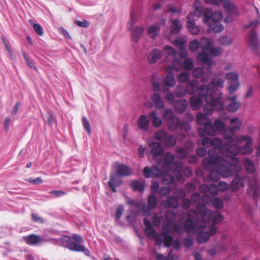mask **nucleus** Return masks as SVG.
<instances>
[{
    "label": "nucleus",
    "instance_id": "9d476101",
    "mask_svg": "<svg viewBox=\"0 0 260 260\" xmlns=\"http://www.w3.org/2000/svg\"><path fill=\"white\" fill-rule=\"evenodd\" d=\"M212 45L213 41L211 39L206 37L201 38L200 46L202 52L198 55V59L209 67H211L212 60L210 57L208 51Z\"/></svg>",
    "mask_w": 260,
    "mask_h": 260
},
{
    "label": "nucleus",
    "instance_id": "3c124183",
    "mask_svg": "<svg viewBox=\"0 0 260 260\" xmlns=\"http://www.w3.org/2000/svg\"><path fill=\"white\" fill-rule=\"evenodd\" d=\"M241 106L239 102H231L228 105L226 109L230 112H235L240 109Z\"/></svg>",
    "mask_w": 260,
    "mask_h": 260
},
{
    "label": "nucleus",
    "instance_id": "0e129e2a",
    "mask_svg": "<svg viewBox=\"0 0 260 260\" xmlns=\"http://www.w3.org/2000/svg\"><path fill=\"white\" fill-rule=\"evenodd\" d=\"M164 51L168 55L171 56H175L176 55V51L172 47L169 46H166L164 48Z\"/></svg>",
    "mask_w": 260,
    "mask_h": 260
},
{
    "label": "nucleus",
    "instance_id": "72a5a7b5",
    "mask_svg": "<svg viewBox=\"0 0 260 260\" xmlns=\"http://www.w3.org/2000/svg\"><path fill=\"white\" fill-rule=\"evenodd\" d=\"M199 88L198 81L197 80L193 79L188 82L186 90L187 93L192 94L196 93Z\"/></svg>",
    "mask_w": 260,
    "mask_h": 260
},
{
    "label": "nucleus",
    "instance_id": "4be33fe9",
    "mask_svg": "<svg viewBox=\"0 0 260 260\" xmlns=\"http://www.w3.org/2000/svg\"><path fill=\"white\" fill-rule=\"evenodd\" d=\"M22 239L26 243V244L29 245H36L37 244H41L44 242H47V240H44L39 236L35 234L23 236L22 237Z\"/></svg>",
    "mask_w": 260,
    "mask_h": 260
},
{
    "label": "nucleus",
    "instance_id": "37998d69",
    "mask_svg": "<svg viewBox=\"0 0 260 260\" xmlns=\"http://www.w3.org/2000/svg\"><path fill=\"white\" fill-rule=\"evenodd\" d=\"M131 187L135 191L143 192L145 189L144 182L139 180H135L131 183Z\"/></svg>",
    "mask_w": 260,
    "mask_h": 260
},
{
    "label": "nucleus",
    "instance_id": "c03bdc74",
    "mask_svg": "<svg viewBox=\"0 0 260 260\" xmlns=\"http://www.w3.org/2000/svg\"><path fill=\"white\" fill-rule=\"evenodd\" d=\"M162 241L167 247H170L173 243V237L167 232H162L161 233Z\"/></svg>",
    "mask_w": 260,
    "mask_h": 260
},
{
    "label": "nucleus",
    "instance_id": "6e6d98bb",
    "mask_svg": "<svg viewBox=\"0 0 260 260\" xmlns=\"http://www.w3.org/2000/svg\"><path fill=\"white\" fill-rule=\"evenodd\" d=\"M193 67V62L190 58H186L183 62V68L187 71H191Z\"/></svg>",
    "mask_w": 260,
    "mask_h": 260
},
{
    "label": "nucleus",
    "instance_id": "4d7b16f0",
    "mask_svg": "<svg viewBox=\"0 0 260 260\" xmlns=\"http://www.w3.org/2000/svg\"><path fill=\"white\" fill-rule=\"evenodd\" d=\"M211 204L213 206L217 209H221L223 206V201L218 198H213L211 202Z\"/></svg>",
    "mask_w": 260,
    "mask_h": 260
},
{
    "label": "nucleus",
    "instance_id": "2f4dec72",
    "mask_svg": "<svg viewBox=\"0 0 260 260\" xmlns=\"http://www.w3.org/2000/svg\"><path fill=\"white\" fill-rule=\"evenodd\" d=\"M162 56V53L157 49H153L148 55L147 59L149 63H155Z\"/></svg>",
    "mask_w": 260,
    "mask_h": 260
},
{
    "label": "nucleus",
    "instance_id": "6ab92c4d",
    "mask_svg": "<svg viewBox=\"0 0 260 260\" xmlns=\"http://www.w3.org/2000/svg\"><path fill=\"white\" fill-rule=\"evenodd\" d=\"M143 173L144 177L146 178H158L162 175L161 169H159L155 165H153L151 168L145 167L143 169Z\"/></svg>",
    "mask_w": 260,
    "mask_h": 260
},
{
    "label": "nucleus",
    "instance_id": "0eeeda50",
    "mask_svg": "<svg viewBox=\"0 0 260 260\" xmlns=\"http://www.w3.org/2000/svg\"><path fill=\"white\" fill-rule=\"evenodd\" d=\"M222 18V14L220 11L213 13L210 9L207 8L203 12L204 22L215 32H220L223 29V26L220 23Z\"/></svg>",
    "mask_w": 260,
    "mask_h": 260
},
{
    "label": "nucleus",
    "instance_id": "f257e3e1",
    "mask_svg": "<svg viewBox=\"0 0 260 260\" xmlns=\"http://www.w3.org/2000/svg\"><path fill=\"white\" fill-rule=\"evenodd\" d=\"M197 210L188 211V218L185 221L184 227L187 232L198 233V242L205 243L210 236L216 232L217 229L214 223L222 221L223 217L218 212H213L208 210L204 204H198Z\"/></svg>",
    "mask_w": 260,
    "mask_h": 260
},
{
    "label": "nucleus",
    "instance_id": "bb28decb",
    "mask_svg": "<svg viewBox=\"0 0 260 260\" xmlns=\"http://www.w3.org/2000/svg\"><path fill=\"white\" fill-rule=\"evenodd\" d=\"M199 190L201 192L209 193L214 196L217 194L218 189V187L214 184H211L210 185L203 184L200 186Z\"/></svg>",
    "mask_w": 260,
    "mask_h": 260
},
{
    "label": "nucleus",
    "instance_id": "49530a36",
    "mask_svg": "<svg viewBox=\"0 0 260 260\" xmlns=\"http://www.w3.org/2000/svg\"><path fill=\"white\" fill-rule=\"evenodd\" d=\"M160 28L158 26L151 25L148 28V34L153 39L159 35Z\"/></svg>",
    "mask_w": 260,
    "mask_h": 260
},
{
    "label": "nucleus",
    "instance_id": "79ce46f5",
    "mask_svg": "<svg viewBox=\"0 0 260 260\" xmlns=\"http://www.w3.org/2000/svg\"><path fill=\"white\" fill-rule=\"evenodd\" d=\"M210 122V118L203 113H200L197 116V122L198 124L204 126L206 124Z\"/></svg>",
    "mask_w": 260,
    "mask_h": 260
},
{
    "label": "nucleus",
    "instance_id": "09e8293b",
    "mask_svg": "<svg viewBox=\"0 0 260 260\" xmlns=\"http://www.w3.org/2000/svg\"><path fill=\"white\" fill-rule=\"evenodd\" d=\"M168 134L164 130H158L154 134V138L155 140L163 142L166 138Z\"/></svg>",
    "mask_w": 260,
    "mask_h": 260
},
{
    "label": "nucleus",
    "instance_id": "393cba45",
    "mask_svg": "<svg viewBox=\"0 0 260 260\" xmlns=\"http://www.w3.org/2000/svg\"><path fill=\"white\" fill-rule=\"evenodd\" d=\"M122 183V180L119 176L115 174H111L110 177V180L108 183L110 189L113 192H116V188L119 186Z\"/></svg>",
    "mask_w": 260,
    "mask_h": 260
},
{
    "label": "nucleus",
    "instance_id": "b1692460",
    "mask_svg": "<svg viewBox=\"0 0 260 260\" xmlns=\"http://www.w3.org/2000/svg\"><path fill=\"white\" fill-rule=\"evenodd\" d=\"M165 85L162 88V91L163 92H167L169 87H174L176 84V81L174 79V74L172 72H168L165 80Z\"/></svg>",
    "mask_w": 260,
    "mask_h": 260
},
{
    "label": "nucleus",
    "instance_id": "bf43d9fd",
    "mask_svg": "<svg viewBox=\"0 0 260 260\" xmlns=\"http://www.w3.org/2000/svg\"><path fill=\"white\" fill-rule=\"evenodd\" d=\"M136 15L134 12H132L131 14L130 20L128 22L127 27L129 30H131L133 27L134 24L136 22Z\"/></svg>",
    "mask_w": 260,
    "mask_h": 260
},
{
    "label": "nucleus",
    "instance_id": "e2e57ef3",
    "mask_svg": "<svg viewBox=\"0 0 260 260\" xmlns=\"http://www.w3.org/2000/svg\"><path fill=\"white\" fill-rule=\"evenodd\" d=\"M210 54L213 56H219L222 52V49L220 47H213L209 50Z\"/></svg>",
    "mask_w": 260,
    "mask_h": 260
},
{
    "label": "nucleus",
    "instance_id": "a878e982",
    "mask_svg": "<svg viewBox=\"0 0 260 260\" xmlns=\"http://www.w3.org/2000/svg\"><path fill=\"white\" fill-rule=\"evenodd\" d=\"M71 240H72V237L64 236L59 239L49 238L46 241L52 242L55 245L63 246L68 248V245L69 244Z\"/></svg>",
    "mask_w": 260,
    "mask_h": 260
},
{
    "label": "nucleus",
    "instance_id": "4c0bfd02",
    "mask_svg": "<svg viewBox=\"0 0 260 260\" xmlns=\"http://www.w3.org/2000/svg\"><path fill=\"white\" fill-rule=\"evenodd\" d=\"M151 100L154 103L156 108L159 109H163L164 107V104L162 101L159 94L154 93L151 96Z\"/></svg>",
    "mask_w": 260,
    "mask_h": 260
},
{
    "label": "nucleus",
    "instance_id": "7ed1b4c3",
    "mask_svg": "<svg viewBox=\"0 0 260 260\" xmlns=\"http://www.w3.org/2000/svg\"><path fill=\"white\" fill-rule=\"evenodd\" d=\"M175 156L171 152H166L162 165H160L162 175L161 182L167 185L172 183L174 181V177L171 174H167L168 172H172L176 173L177 180H181L182 175L180 173L182 170V164L180 161H174Z\"/></svg>",
    "mask_w": 260,
    "mask_h": 260
},
{
    "label": "nucleus",
    "instance_id": "a18cd8bd",
    "mask_svg": "<svg viewBox=\"0 0 260 260\" xmlns=\"http://www.w3.org/2000/svg\"><path fill=\"white\" fill-rule=\"evenodd\" d=\"M213 126L216 133L217 132L221 133L225 128V123L219 119H217L214 121Z\"/></svg>",
    "mask_w": 260,
    "mask_h": 260
},
{
    "label": "nucleus",
    "instance_id": "1a4fd4ad",
    "mask_svg": "<svg viewBox=\"0 0 260 260\" xmlns=\"http://www.w3.org/2000/svg\"><path fill=\"white\" fill-rule=\"evenodd\" d=\"M209 157L205 158L203 160V166L206 169L210 171L215 168L226 164L230 160L229 158L223 157L218 154L212 153V150H209Z\"/></svg>",
    "mask_w": 260,
    "mask_h": 260
},
{
    "label": "nucleus",
    "instance_id": "a211bd4d",
    "mask_svg": "<svg viewBox=\"0 0 260 260\" xmlns=\"http://www.w3.org/2000/svg\"><path fill=\"white\" fill-rule=\"evenodd\" d=\"M222 5L224 9L229 13V15L224 20L226 23L232 21V16L237 14V9L235 5L229 0H223Z\"/></svg>",
    "mask_w": 260,
    "mask_h": 260
},
{
    "label": "nucleus",
    "instance_id": "20e7f679",
    "mask_svg": "<svg viewBox=\"0 0 260 260\" xmlns=\"http://www.w3.org/2000/svg\"><path fill=\"white\" fill-rule=\"evenodd\" d=\"M249 181L248 194L254 200L255 205L257 206V201L260 198V177L255 175L251 179L246 177H241L239 175H236L231 182V189L236 191L239 187H243L245 181Z\"/></svg>",
    "mask_w": 260,
    "mask_h": 260
},
{
    "label": "nucleus",
    "instance_id": "aec40b11",
    "mask_svg": "<svg viewBox=\"0 0 260 260\" xmlns=\"http://www.w3.org/2000/svg\"><path fill=\"white\" fill-rule=\"evenodd\" d=\"M197 133L200 137H205L206 135L214 136L216 133L213 124L210 121L206 124L203 128L199 127L197 128Z\"/></svg>",
    "mask_w": 260,
    "mask_h": 260
},
{
    "label": "nucleus",
    "instance_id": "2eb2a0df",
    "mask_svg": "<svg viewBox=\"0 0 260 260\" xmlns=\"http://www.w3.org/2000/svg\"><path fill=\"white\" fill-rule=\"evenodd\" d=\"M165 218L167 222L170 224L173 221L176 220V214L172 210H167L165 212V216L164 217L162 215L159 216L155 213H154L152 218V221L153 224L155 226H158L160 225V222L164 220Z\"/></svg>",
    "mask_w": 260,
    "mask_h": 260
},
{
    "label": "nucleus",
    "instance_id": "f8f14e48",
    "mask_svg": "<svg viewBox=\"0 0 260 260\" xmlns=\"http://www.w3.org/2000/svg\"><path fill=\"white\" fill-rule=\"evenodd\" d=\"M84 242V239L81 236L77 234L74 235L72 237V240L68 245V248L72 251L83 252L85 255L89 256L90 252L83 245Z\"/></svg>",
    "mask_w": 260,
    "mask_h": 260
},
{
    "label": "nucleus",
    "instance_id": "864d4df0",
    "mask_svg": "<svg viewBox=\"0 0 260 260\" xmlns=\"http://www.w3.org/2000/svg\"><path fill=\"white\" fill-rule=\"evenodd\" d=\"M230 124L232 125L231 126L233 127V129L236 132L239 129L242 125L241 121L237 117L232 118L230 120Z\"/></svg>",
    "mask_w": 260,
    "mask_h": 260
},
{
    "label": "nucleus",
    "instance_id": "7c9ffc66",
    "mask_svg": "<svg viewBox=\"0 0 260 260\" xmlns=\"http://www.w3.org/2000/svg\"><path fill=\"white\" fill-rule=\"evenodd\" d=\"M116 175L119 177H125L131 175L129 168L123 164H118L116 169Z\"/></svg>",
    "mask_w": 260,
    "mask_h": 260
},
{
    "label": "nucleus",
    "instance_id": "9b49d317",
    "mask_svg": "<svg viewBox=\"0 0 260 260\" xmlns=\"http://www.w3.org/2000/svg\"><path fill=\"white\" fill-rule=\"evenodd\" d=\"M236 131L233 129V127L228 126L223 131V146L221 147L220 151L224 154H226L230 151L228 147L233 146V144H235V140L237 137H234Z\"/></svg>",
    "mask_w": 260,
    "mask_h": 260
},
{
    "label": "nucleus",
    "instance_id": "680f3d73",
    "mask_svg": "<svg viewBox=\"0 0 260 260\" xmlns=\"http://www.w3.org/2000/svg\"><path fill=\"white\" fill-rule=\"evenodd\" d=\"M219 42L222 45L228 46L232 43V40L231 38L227 36H221L219 38Z\"/></svg>",
    "mask_w": 260,
    "mask_h": 260
},
{
    "label": "nucleus",
    "instance_id": "dca6fc26",
    "mask_svg": "<svg viewBox=\"0 0 260 260\" xmlns=\"http://www.w3.org/2000/svg\"><path fill=\"white\" fill-rule=\"evenodd\" d=\"M225 77L230 84L229 92L230 93L233 94L236 91L239 86L238 75L235 72H230L226 74Z\"/></svg>",
    "mask_w": 260,
    "mask_h": 260
},
{
    "label": "nucleus",
    "instance_id": "c9c22d12",
    "mask_svg": "<svg viewBox=\"0 0 260 260\" xmlns=\"http://www.w3.org/2000/svg\"><path fill=\"white\" fill-rule=\"evenodd\" d=\"M188 102L186 100H180L175 104V110L177 113H181L186 109Z\"/></svg>",
    "mask_w": 260,
    "mask_h": 260
},
{
    "label": "nucleus",
    "instance_id": "f3484780",
    "mask_svg": "<svg viewBox=\"0 0 260 260\" xmlns=\"http://www.w3.org/2000/svg\"><path fill=\"white\" fill-rule=\"evenodd\" d=\"M158 203V199L155 194L150 193L147 199V206L144 204L142 207V212L145 215H149L151 210L155 208Z\"/></svg>",
    "mask_w": 260,
    "mask_h": 260
},
{
    "label": "nucleus",
    "instance_id": "5fc2aeb1",
    "mask_svg": "<svg viewBox=\"0 0 260 260\" xmlns=\"http://www.w3.org/2000/svg\"><path fill=\"white\" fill-rule=\"evenodd\" d=\"M186 93V89L182 86H177L175 88V94L178 98L185 96Z\"/></svg>",
    "mask_w": 260,
    "mask_h": 260
},
{
    "label": "nucleus",
    "instance_id": "39448f33",
    "mask_svg": "<svg viewBox=\"0 0 260 260\" xmlns=\"http://www.w3.org/2000/svg\"><path fill=\"white\" fill-rule=\"evenodd\" d=\"M241 168L239 165V159L233 157L226 164L209 171V176L212 181H217L221 176L226 178L241 171Z\"/></svg>",
    "mask_w": 260,
    "mask_h": 260
},
{
    "label": "nucleus",
    "instance_id": "473e14b6",
    "mask_svg": "<svg viewBox=\"0 0 260 260\" xmlns=\"http://www.w3.org/2000/svg\"><path fill=\"white\" fill-rule=\"evenodd\" d=\"M145 233L150 237H153L156 241L157 245H160L162 243V239L160 236L156 232L155 230L151 226L145 228Z\"/></svg>",
    "mask_w": 260,
    "mask_h": 260
},
{
    "label": "nucleus",
    "instance_id": "423d86ee",
    "mask_svg": "<svg viewBox=\"0 0 260 260\" xmlns=\"http://www.w3.org/2000/svg\"><path fill=\"white\" fill-rule=\"evenodd\" d=\"M235 141V144L228 147L230 151L227 155H230V159L233 157H236V156L238 154L249 155L252 153L253 140L250 136H237Z\"/></svg>",
    "mask_w": 260,
    "mask_h": 260
},
{
    "label": "nucleus",
    "instance_id": "13d9d810",
    "mask_svg": "<svg viewBox=\"0 0 260 260\" xmlns=\"http://www.w3.org/2000/svg\"><path fill=\"white\" fill-rule=\"evenodd\" d=\"M200 46V44L199 42L197 40L195 39L190 41L189 45V48L191 51L194 52L199 48Z\"/></svg>",
    "mask_w": 260,
    "mask_h": 260
},
{
    "label": "nucleus",
    "instance_id": "603ef678",
    "mask_svg": "<svg viewBox=\"0 0 260 260\" xmlns=\"http://www.w3.org/2000/svg\"><path fill=\"white\" fill-rule=\"evenodd\" d=\"M188 152L187 149L184 148H176V156L180 159L184 158L187 157Z\"/></svg>",
    "mask_w": 260,
    "mask_h": 260
},
{
    "label": "nucleus",
    "instance_id": "8fccbe9b",
    "mask_svg": "<svg viewBox=\"0 0 260 260\" xmlns=\"http://www.w3.org/2000/svg\"><path fill=\"white\" fill-rule=\"evenodd\" d=\"M163 143L166 147H172L176 144V140L174 136L168 134Z\"/></svg>",
    "mask_w": 260,
    "mask_h": 260
},
{
    "label": "nucleus",
    "instance_id": "c85d7f7f",
    "mask_svg": "<svg viewBox=\"0 0 260 260\" xmlns=\"http://www.w3.org/2000/svg\"><path fill=\"white\" fill-rule=\"evenodd\" d=\"M224 80L219 76L215 77L212 80L211 84L206 85L209 86L213 89L212 95L214 97L216 98L214 95V88H222L224 87ZM218 96H217V98Z\"/></svg>",
    "mask_w": 260,
    "mask_h": 260
},
{
    "label": "nucleus",
    "instance_id": "cd10ccee",
    "mask_svg": "<svg viewBox=\"0 0 260 260\" xmlns=\"http://www.w3.org/2000/svg\"><path fill=\"white\" fill-rule=\"evenodd\" d=\"M162 204L165 207L177 208L179 206V201L178 198L175 196H169L165 200L162 201Z\"/></svg>",
    "mask_w": 260,
    "mask_h": 260
},
{
    "label": "nucleus",
    "instance_id": "f704fd0d",
    "mask_svg": "<svg viewBox=\"0 0 260 260\" xmlns=\"http://www.w3.org/2000/svg\"><path fill=\"white\" fill-rule=\"evenodd\" d=\"M144 30V28L142 26L136 27L132 32V39L135 42L137 43L140 38L142 36Z\"/></svg>",
    "mask_w": 260,
    "mask_h": 260
},
{
    "label": "nucleus",
    "instance_id": "ddd939ff",
    "mask_svg": "<svg viewBox=\"0 0 260 260\" xmlns=\"http://www.w3.org/2000/svg\"><path fill=\"white\" fill-rule=\"evenodd\" d=\"M162 117L167 121L168 126L170 130L175 131L179 127L180 121L179 118L175 116L171 110L165 109L162 114Z\"/></svg>",
    "mask_w": 260,
    "mask_h": 260
},
{
    "label": "nucleus",
    "instance_id": "58836bf2",
    "mask_svg": "<svg viewBox=\"0 0 260 260\" xmlns=\"http://www.w3.org/2000/svg\"><path fill=\"white\" fill-rule=\"evenodd\" d=\"M151 118L152 124L155 127H159L162 124L161 119L157 116L156 111H151L149 114Z\"/></svg>",
    "mask_w": 260,
    "mask_h": 260
},
{
    "label": "nucleus",
    "instance_id": "e433bc0d",
    "mask_svg": "<svg viewBox=\"0 0 260 260\" xmlns=\"http://www.w3.org/2000/svg\"><path fill=\"white\" fill-rule=\"evenodd\" d=\"M183 66L181 61L177 59H174L171 64L167 67V72H171L172 70L180 71L182 69Z\"/></svg>",
    "mask_w": 260,
    "mask_h": 260
},
{
    "label": "nucleus",
    "instance_id": "c756f323",
    "mask_svg": "<svg viewBox=\"0 0 260 260\" xmlns=\"http://www.w3.org/2000/svg\"><path fill=\"white\" fill-rule=\"evenodd\" d=\"M150 119L145 115H141L138 120L139 128L143 132H147L149 128Z\"/></svg>",
    "mask_w": 260,
    "mask_h": 260
},
{
    "label": "nucleus",
    "instance_id": "052dcab7",
    "mask_svg": "<svg viewBox=\"0 0 260 260\" xmlns=\"http://www.w3.org/2000/svg\"><path fill=\"white\" fill-rule=\"evenodd\" d=\"M190 75L187 72H182L180 73L178 77V80L179 82L184 83L188 80Z\"/></svg>",
    "mask_w": 260,
    "mask_h": 260
},
{
    "label": "nucleus",
    "instance_id": "de8ad7c7",
    "mask_svg": "<svg viewBox=\"0 0 260 260\" xmlns=\"http://www.w3.org/2000/svg\"><path fill=\"white\" fill-rule=\"evenodd\" d=\"M193 5L195 8V11L192 13L193 14V16H194L196 17H197V19H198L202 15V9L201 5L199 0H196L194 2Z\"/></svg>",
    "mask_w": 260,
    "mask_h": 260
},
{
    "label": "nucleus",
    "instance_id": "338daca9",
    "mask_svg": "<svg viewBox=\"0 0 260 260\" xmlns=\"http://www.w3.org/2000/svg\"><path fill=\"white\" fill-rule=\"evenodd\" d=\"M159 188V182L157 180H153L151 186V192L150 193L156 194L157 193Z\"/></svg>",
    "mask_w": 260,
    "mask_h": 260
},
{
    "label": "nucleus",
    "instance_id": "ea45409f",
    "mask_svg": "<svg viewBox=\"0 0 260 260\" xmlns=\"http://www.w3.org/2000/svg\"><path fill=\"white\" fill-rule=\"evenodd\" d=\"M171 32L174 34L179 33L181 29V24L178 19H171Z\"/></svg>",
    "mask_w": 260,
    "mask_h": 260
},
{
    "label": "nucleus",
    "instance_id": "6e6552de",
    "mask_svg": "<svg viewBox=\"0 0 260 260\" xmlns=\"http://www.w3.org/2000/svg\"><path fill=\"white\" fill-rule=\"evenodd\" d=\"M256 10L258 16L257 19L246 24L245 27L251 28L249 38L250 45L253 51L258 54L260 53V42L257 40L256 32L254 29L260 25V13L256 8Z\"/></svg>",
    "mask_w": 260,
    "mask_h": 260
},
{
    "label": "nucleus",
    "instance_id": "412c9836",
    "mask_svg": "<svg viewBox=\"0 0 260 260\" xmlns=\"http://www.w3.org/2000/svg\"><path fill=\"white\" fill-rule=\"evenodd\" d=\"M196 18L193 16L192 13H189L187 16V27L190 33L193 35H198L200 32V29L198 25H197L193 22Z\"/></svg>",
    "mask_w": 260,
    "mask_h": 260
},
{
    "label": "nucleus",
    "instance_id": "69168bd1",
    "mask_svg": "<svg viewBox=\"0 0 260 260\" xmlns=\"http://www.w3.org/2000/svg\"><path fill=\"white\" fill-rule=\"evenodd\" d=\"M204 73L203 68L201 67L196 68L192 71V76L194 78H198L200 77H202Z\"/></svg>",
    "mask_w": 260,
    "mask_h": 260
},
{
    "label": "nucleus",
    "instance_id": "774afa93",
    "mask_svg": "<svg viewBox=\"0 0 260 260\" xmlns=\"http://www.w3.org/2000/svg\"><path fill=\"white\" fill-rule=\"evenodd\" d=\"M83 125L86 131L88 134H91V129L90 126L89 122L88 119L85 117H83L82 119Z\"/></svg>",
    "mask_w": 260,
    "mask_h": 260
},
{
    "label": "nucleus",
    "instance_id": "4468645a",
    "mask_svg": "<svg viewBox=\"0 0 260 260\" xmlns=\"http://www.w3.org/2000/svg\"><path fill=\"white\" fill-rule=\"evenodd\" d=\"M149 146L151 149L150 153L153 156L154 159L158 163V165H161L166 154L162 156L163 149L160 142L150 143Z\"/></svg>",
    "mask_w": 260,
    "mask_h": 260
},
{
    "label": "nucleus",
    "instance_id": "a19ab883",
    "mask_svg": "<svg viewBox=\"0 0 260 260\" xmlns=\"http://www.w3.org/2000/svg\"><path fill=\"white\" fill-rule=\"evenodd\" d=\"M244 165L246 169L247 172L250 174H252L255 171L254 163L250 159L246 158L243 160Z\"/></svg>",
    "mask_w": 260,
    "mask_h": 260
},
{
    "label": "nucleus",
    "instance_id": "f03ea898",
    "mask_svg": "<svg viewBox=\"0 0 260 260\" xmlns=\"http://www.w3.org/2000/svg\"><path fill=\"white\" fill-rule=\"evenodd\" d=\"M213 89L209 86L202 85L200 87L198 95H192L189 101L190 107L194 110H198L203 104V99L206 104L203 108L204 111L207 115L212 114L214 110H222L224 107L221 101L222 93H218V97L215 98L212 95Z\"/></svg>",
    "mask_w": 260,
    "mask_h": 260
},
{
    "label": "nucleus",
    "instance_id": "5701e85b",
    "mask_svg": "<svg viewBox=\"0 0 260 260\" xmlns=\"http://www.w3.org/2000/svg\"><path fill=\"white\" fill-rule=\"evenodd\" d=\"M211 146L213 148V150H212V153L214 154H218L219 155L220 154L224 157L230 158V155L224 154L221 152L220 149L221 147L223 146V143L220 139L215 138L212 139Z\"/></svg>",
    "mask_w": 260,
    "mask_h": 260
}]
</instances>
